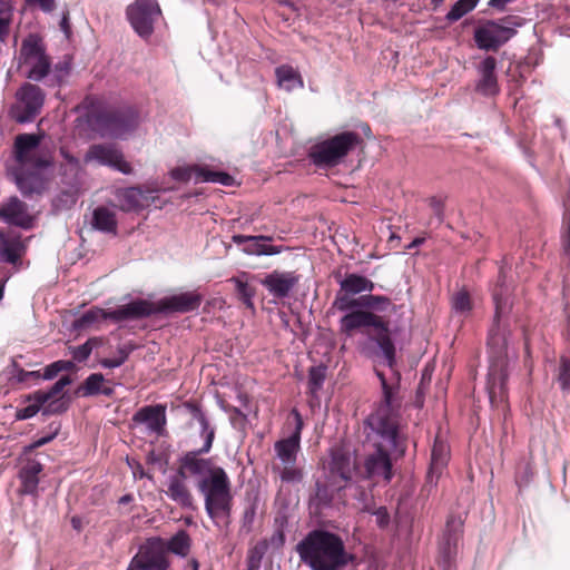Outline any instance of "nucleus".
I'll use <instances>...</instances> for the list:
<instances>
[{
  "mask_svg": "<svg viewBox=\"0 0 570 570\" xmlns=\"http://www.w3.org/2000/svg\"><path fill=\"white\" fill-rule=\"evenodd\" d=\"M132 420L136 423H146L150 431L161 435L167 424L166 405L142 406L134 414Z\"/></svg>",
  "mask_w": 570,
  "mask_h": 570,
  "instance_id": "obj_28",
  "label": "nucleus"
},
{
  "mask_svg": "<svg viewBox=\"0 0 570 570\" xmlns=\"http://www.w3.org/2000/svg\"><path fill=\"white\" fill-rule=\"evenodd\" d=\"M170 175L174 179L179 181H188L195 175V165L186 167H176L171 169Z\"/></svg>",
  "mask_w": 570,
  "mask_h": 570,
  "instance_id": "obj_55",
  "label": "nucleus"
},
{
  "mask_svg": "<svg viewBox=\"0 0 570 570\" xmlns=\"http://www.w3.org/2000/svg\"><path fill=\"white\" fill-rule=\"evenodd\" d=\"M94 122L101 136L121 138L137 128L139 116L132 107L111 108L98 111Z\"/></svg>",
  "mask_w": 570,
  "mask_h": 570,
  "instance_id": "obj_10",
  "label": "nucleus"
},
{
  "mask_svg": "<svg viewBox=\"0 0 570 570\" xmlns=\"http://www.w3.org/2000/svg\"><path fill=\"white\" fill-rule=\"evenodd\" d=\"M203 302V295L198 292H185L164 297L156 303L157 314L160 313H189L198 309Z\"/></svg>",
  "mask_w": 570,
  "mask_h": 570,
  "instance_id": "obj_21",
  "label": "nucleus"
},
{
  "mask_svg": "<svg viewBox=\"0 0 570 570\" xmlns=\"http://www.w3.org/2000/svg\"><path fill=\"white\" fill-rule=\"evenodd\" d=\"M338 284L345 293H348L352 296L362 293L371 294L375 287L374 283L370 278L356 273L346 274Z\"/></svg>",
  "mask_w": 570,
  "mask_h": 570,
  "instance_id": "obj_34",
  "label": "nucleus"
},
{
  "mask_svg": "<svg viewBox=\"0 0 570 570\" xmlns=\"http://www.w3.org/2000/svg\"><path fill=\"white\" fill-rule=\"evenodd\" d=\"M376 524L381 529H385L390 524V513L385 507H380L374 511Z\"/></svg>",
  "mask_w": 570,
  "mask_h": 570,
  "instance_id": "obj_58",
  "label": "nucleus"
},
{
  "mask_svg": "<svg viewBox=\"0 0 570 570\" xmlns=\"http://www.w3.org/2000/svg\"><path fill=\"white\" fill-rule=\"evenodd\" d=\"M26 250L27 245L20 233L0 228V262L19 265Z\"/></svg>",
  "mask_w": 570,
  "mask_h": 570,
  "instance_id": "obj_23",
  "label": "nucleus"
},
{
  "mask_svg": "<svg viewBox=\"0 0 570 570\" xmlns=\"http://www.w3.org/2000/svg\"><path fill=\"white\" fill-rule=\"evenodd\" d=\"M382 389V399L376 409L366 417L376 429L390 422H400L402 399L400 396V373H395V382L390 383L384 373L376 371Z\"/></svg>",
  "mask_w": 570,
  "mask_h": 570,
  "instance_id": "obj_8",
  "label": "nucleus"
},
{
  "mask_svg": "<svg viewBox=\"0 0 570 570\" xmlns=\"http://www.w3.org/2000/svg\"><path fill=\"white\" fill-rule=\"evenodd\" d=\"M301 275L296 272L273 271L267 274L261 284L276 298H285L293 288L299 283Z\"/></svg>",
  "mask_w": 570,
  "mask_h": 570,
  "instance_id": "obj_24",
  "label": "nucleus"
},
{
  "mask_svg": "<svg viewBox=\"0 0 570 570\" xmlns=\"http://www.w3.org/2000/svg\"><path fill=\"white\" fill-rule=\"evenodd\" d=\"M60 28L61 30L67 35V37L70 35V23H69V13H63L61 21H60Z\"/></svg>",
  "mask_w": 570,
  "mask_h": 570,
  "instance_id": "obj_63",
  "label": "nucleus"
},
{
  "mask_svg": "<svg viewBox=\"0 0 570 570\" xmlns=\"http://www.w3.org/2000/svg\"><path fill=\"white\" fill-rule=\"evenodd\" d=\"M110 311H106L100 307H92L85 312L77 321L78 325L81 327L89 326L94 323H97L101 320H110L108 316Z\"/></svg>",
  "mask_w": 570,
  "mask_h": 570,
  "instance_id": "obj_47",
  "label": "nucleus"
},
{
  "mask_svg": "<svg viewBox=\"0 0 570 570\" xmlns=\"http://www.w3.org/2000/svg\"><path fill=\"white\" fill-rule=\"evenodd\" d=\"M233 243L240 245V244H247L243 252L247 255H276L282 253L281 246H272V245H265L261 242H272V236H265V235H257V236H247V235H233L232 237Z\"/></svg>",
  "mask_w": 570,
  "mask_h": 570,
  "instance_id": "obj_31",
  "label": "nucleus"
},
{
  "mask_svg": "<svg viewBox=\"0 0 570 570\" xmlns=\"http://www.w3.org/2000/svg\"><path fill=\"white\" fill-rule=\"evenodd\" d=\"M126 13L134 30L147 39L153 35L154 23L161 11L155 0H136L127 7Z\"/></svg>",
  "mask_w": 570,
  "mask_h": 570,
  "instance_id": "obj_14",
  "label": "nucleus"
},
{
  "mask_svg": "<svg viewBox=\"0 0 570 570\" xmlns=\"http://www.w3.org/2000/svg\"><path fill=\"white\" fill-rule=\"evenodd\" d=\"M96 338H89L86 343L77 346L72 351V357L77 362H85L91 354Z\"/></svg>",
  "mask_w": 570,
  "mask_h": 570,
  "instance_id": "obj_53",
  "label": "nucleus"
},
{
  "mask_svg": "<svg viewBox=\"0 0 570 570\" xmlns=\"http://www.w3.org/2000/svg\"><path fill=\"white\" fill-rule=\"evenodd\" d=\"M185 458L180 456L178 460V468L176 474L171 475L168 480L167 490L165 491L166 495L176 502L179 507L184 509H189L194 507V497L186 483L187 479L194 478L193 474L181 475L183 465L185 464Z\"/></svg>",
  "mask_w": 570,
  "mask_h": 570,
  "instance_id": "obj_22",
  "label": "nucleus"
},
{
  "mask_svg": "<svg viewBox=\"0 0 570 570\" xmlns=\"http://www.w3.org/2000/svg\"><path fill=\"white\" fill-rule=\"evenodd\" d=\"M42 135L19 134L14 138L13 154L16 161L22 167L45 169L52 165V150L41 144Z\"/></svg>",
  "mask_w": 570,
  "mask_h": 570,
  "instance_id": "obj_9",
  "label": "nucleus"
},
{
  "mask_svg": "<svg viewBox=\"0 0 570 570\" xmlns=\"http://www.w3.org/2000/svg\"><path fill=\"white\" fill-rule=\"evenodd\" d=\"M363 144V138L355 131H342L324 139L309 148L308 158L318 168H333Z\"/></svg>",
  "mask_w": 570,
  "mask_h": 570,
  "instance_id": "obj_7",
  "label": "nucleus"
},
{
  "mask_svg": "<svg viewBox=\"0 0 570 570\" xmlns=\"http://www.w3.org/2000/svg\"><path fill=\"white\" fill-rule=\"evenodd\" d=\"M9 27L10 20L6 18H0V41H6L9 36Z\"/></svg>",
  "mask_w": 570,
  "mask_h": 570,
  "instance_id": "obj_61",
  "label": "nucleus"
},
{
  "mask_svg": "<svg viewBox=\"0 0 570 570\" xmlns=\"http://www.w3.org/2000/svg\"><path fill=\"white\" fill-rule=\"evenodd\" d=\"M557 381L562 392H570V357L567 355L560 356Z\"/></svg>",
  "mask_w": 570,
  "mask_h": 570,
  "instance_id": "obj_48",
  "label": "nucleus"
},
{
  "mask_svg": "<svg viewBox=\"0 0 570 570\" xmlns=\"http://www.w3.org/2000/svg\"><path fill=\"white\" fill-rule=\"evenodd\" d=\"M333 306L341 312H352L356 308H367L382 313L385 311L396 312L397 308V306L393 304L387 296L365 294L355 298L348 293H345L341 287L336 293Z\"/></svg>",
  "mask_w": 570,
  "mask_h": 570,
  "instance_id": "obj_15",
  "label": "nucleus"
},
{
  "mask_svg": "<svg viewBox=\"0 0 570 570\" xmlns=\"http://www.w3.org/2000/svg\"><path fill=\"white\" fill-rule=\"evenodd\" d=\"M0 219L11 226L31 229L35 217L29 213L28 205L17 196H11L0 204Z\"/></svg>",
  "mask_w": 570,
  "mask_h": 570,
  "instance_id": "obj_20",
  "label": "nucleus"
},
{
  "mask_svg": "<svg viewBox=\"0 0 570 570\" xmlns=\"http://www.w3.org/2000/svg\"><path fill=\"white\" fill-rule=\"evenodd\" d=\"M195 176L197 181L218 183L224 186H232L234 183V178L229 174L199 165H195Z\"/></svg>",
  "mask_w": 570,
  "mask_h": 570,
  "instance_id": "obj_38",
  "label": "nucleus"
},
{
  "mask_svg": "<svg viewBox=\"0 0 570 570\" xmlns=\"http://www.w3.org/2000/svg\"><path fill=\"white\" fill-rule=\"evenodd\" d=\"M452 308L456 313L465 314L472 309V301L470 294L462 289L455 293L451 298Z\"/></svg>",
  "mask_w": 570,
  "mask_h": 570,
  "instance_id": "obj_49",
  "label": "nucleus"
},
{
  "mask_svg": "<svg viewBox=\"0 0 570 570\" xmlns=\"http://www.w3.org/2000/svg\"><path fill=\"white\" fill-rule=\"evenodd\" d=\"M301 561L311 570H341L351 560L343 539L328 530L309 531L296 546Z\"/></svg>",
  "mask_w": 570,
  "mask_h": 570,
  "instance_id": "obj_4",
  "label": "nucleus"
},
{
  "mask_svg": "<svg viewBox=\"0 0 570 570\" xmlns=\"http://www.w3.org/2000/svg\"><path fill=\"white\" fill-rule=\"evenodd\" d=\"M71 383V379L68 375L60 377L48 391H36L33 394H30L27 400L39 401L40 403H45L43 414H59L63 413L68 409V402L62 400V391L63 389Z\"/></svg>",
  "mask_w": 570,
  "mask_h": 570,
  "instance_id": "obj_19",
  "label": "nucleus"
},
{
  "mask_svg": "<svg viewBox=\"0 0 570 570\" xmlns=\"http://www.w3.org/2000/svg\"><path fill=\"white\" fill-rule=\"evenodd\" d=\"M117 353L118 356L115 358H102L100 365L106 368L119 367L128 360L130 351L122 346L118 348Z\"/></svg>",
  "mask_w": 570,
  "mask_h": 570,
  "instance_id": "obj_52",
  "label": "nucleus"
},
{
  "mask_svg": "<svg viewBox=\"0 0 570 570\" xmlns=\"http://www.w3.org/2000/svg\"><path fill=\"white\" fill-rule=\"evenodd\" d=\"M105 377L101 373L90 374L78 387L77 393L81 396H94L100 394Z\"/></svg>",
  "mask_w": 570,
  "mask_h": 570,
  "instance_id": "obj_42",
  "label": "nucleus"
},
{
  "mask_svg": "<svg viewBox=\"0 0 570 570\" xmlns=\"http://www.w3.org/2000/svg\"><path fill=\"white\" fill-rule=\"evenodd\" d=\"M60 156L62 158L59 166V175L61 185H83L85 169L78 157L73 156L67 147H60Z\"/></svg>",
  "mask_w": 570,
  "mask_h": 570,
  "instance_id": "obj_26",
  "label": "nucleus"
},
{
  "mask_svg": "<svg viewBox=\"0 0 570 570\" xmlns=\"http://www.w3.org/2000/svg\"><path fill=\"white\" fill-rule=\"evenodd\" d=\"M82 186L62 185L60 193L55 199V204L60 209L71 208L78 200Z\"/></svg>",
  "mask_w": 570,
  "mask_h": 570,
  "instance_id": "obj_40",
  "label": "nucleus"
},
{
  "mask_svg": "<svg viewBox=\"0 0 570 570\" xmlns=\"http://www.w3.org/2000/svg\"><path fill=\"white\" fill-rule=\"evenodd\" d=\"M132 473L135 478L142 479L145 476L149 475L145 472L144 466L140 463H137L136 466L132 469Z\"/></svg>",
  "mask_w": 570,
  "mask_h": 570,
  "instance_id": "obj_64",
  "label": "nucleus"
},
{
  "mask_svg": "<svg viewBox=\"0 0 570 570\" xmlns=\"http://www.w3.org/2000/svg\"><path fill=\"white\" fill-rule=\"evenodd\" d=\"M169 566L163 550L145 548L131 559L127 570H166Z\"/></svg>",
  "mask_w": 570,
  "mask_h": 570,
  "instance_id": "obj_27",
  "label": "nucleus"
},
{
  "mask_svg": "<svg viewBox=\"0 0 570 570\" xmlns=\"http://www.w3.org/2000/svg\"><path fill=\"white\" fill-rule=\"evenodd\" d=\"M563 245L570 243V212L564 215V232L562 234Z\"/></svg>",
  "mask_w": 570,
  "mask_h": 570,
  "instance_id": "obj_62",
  "label": "nucleus"
},
{
  "mask_svg": "<svg viewBox=\"0 0 570 570\" xmlns=\"http://www.w3.org/2000/svg\"><path fill=\"white\" fill-rule=\"evenodd\" d=\"M277 83L281 88L286 91H292L295 88H303L304 80L301 73L295 70L292 66L282 65L275 69Z\"/></svg>",
  "mask_w": 570,
  "mask_h": 570,
  "instance_id": "obj_36",
  "label": "nucleus"
},
{
  "mask_svg": "<svg viewBox=\"0 0 570 570\" xmlns=\"http://www.w3.org/2000/svg\"><path fill=\"white\" fill-rule=\"evenodd\" d=\"M32 402L33 403L17 410L16 417L18 420H28L30 417H33L42 406L45 407V403H40L39 401Z\"/></svg>",
  "mask_w": 570,
  "mask_h": 570,
  "instance_id": "obj_54",
  "label": "nucleus"
},
{
  "mask_svg": "<svg viewBox=\"0 0 570 570\" xmlns=\"http://www.w3.org/2000/svg\"><path fill=\"white\" fill-rule=\"evenodd\" d=\"M31 4H37L43 12H51L56 7V0H27Z\"/></svg>",
  "mask_w": 570,
  "mask_h": 570,
  "instance_id": "obj_59",
  "label": "nucleus"
},
{
  "mask_svg": "<svg viewBox=\"0 0 570 570\" xmlns=\"http://www.w3.org/2000/svg\"><path fill=\"white\" fill-rule=\"evenodd\" d=\"M357 470L356 458L348 446L340 444L333 448L331 452L330 476L333 480L340 479L341 482L336 483L337 490L344 489L352 480L353 472Z\"/></svg>",
  "mask_w": 570,
  "mask_h": 570,
  "instance_id": "obj_17",
  "label": "nucleus"
},
{
  "mask_svg": "<svg viewBox=\"0 0 570 570\" xmlns=\"http://www.w3.org/2000/svg\"><path fill=\"white\" fill-rule=\"evenodd\" d=\"M236 286V295L237 298L249 309L254 311V302L253 298L256 294L255 287L249 285L247 282H244L239 277H234L232 279Z\"/></svg>",
  "mask_w": 570,
  "mask_h": 570,
  "instance_id": "obj_44",
  "label": "nucleus"
},
{
  "mask_svg": "<svg viewBox=\"0 0 570 570\" xmlns=\"http://www.w3.org/2000/svg\"><path fill=\"white\" fill-rule=\"evenodd\" d=\"M73 367V363L71 361H57L46 366L45 372L42 374V379L51 380L58 375L61 371H70Z\"/></svg>",
  "mask_w": 570,
  "mask_h": 570,
  "instance_id": "obj_51",
  "label": "nucleus"
},
{
  "mask_svg": "<svg viewBox=\"0 0 570 570\" xmlns=\"http://www.w3.org/2000/svg\"><path fill=\"white\" fill-rule=\"evenodd\" d=\"M17 102L10 109V116L19 124L31 122L41 112L45 102L42 89L26 82L17 91Z\"/></svg>",
  "mask_w": 570,
  "mask_h": 570,
  "instance_id": "obj_11",
  "label": "nucleus"
},
{
  "mask_svg": "<svg viewBox=\"0 0 570 570\" xmlns=\"http://www.w3.org/2000/svg\"><path fill=\"white\" fill-rule=\"evenodd\" d=\"M17 185L24 196L41 194L45 189V181L39 175L21 174L17 176Z\"/></svg>",
  "mask_w": 570,
  "mask_h": 570,
  "instance_id": "obj_39",
  "label": "nucleus"
},
{
  "mask_svg": "<svg viewBox=\"0 0 570 570\" xmlns=\"http://www.w3.org/2000/svg\"><path fill=\"white\" fill-rule=\"evenodd\" d=\"M91 225L95 229L117 236L118 220L116 213L105 206H98L92 212Z\"/></svg>",
  "mask_w": 570,
  "mask_h": 570,
  "instance_id": "obj_33",
  "label": "nucleus"
},
{
  "mask_svg": "<svg viewBox=\"0 0 570 570\" xmlns=\"http://www.w3.org/2000/svg\"><path fill=\"white\" fill-rule=\"evenodd\" d=\"M515 33V29L510 26L488 20L474 30V41L479 49L495 52Z\"/></svg>",
  "mask_w": 570,
  "mask_h": 570,
  "instance_id": "obj_16",
  "label": "nucleus"
},
{
  "mask_svg": "<svg viewBox=\"0 0 570 570\" xmlns=\"http://www.w3.org/2000/svg\"><path fill=\"white\" fill-rule=\"evenodd\" d=\"M268 550L267 540H261L253 546L247 553L245 570H259L263 557Z\"/></svg>",
  "mask_w": 570,
  "mask_h": 570,
  "instance_id": "obj_41",
  "label": "nucleus"
},
{
  "mask_svg": "<svg viewBox=\"0 0 570 570\" xmlns=\"http://www.w3.org/2000/svg\"><path fill=\"white\" fill-rule=\"evenodd\" d=\"M154 314H157L156 303L138 298L110 311L108 316L112 322L119 323L149 317Z\"/></svg>",
  "mask_w": 570,
  "mask_h": 570,
  "instance_id": "obj_25",
  "label": "nucleus"
},
{
  "mask_svg": "<svg viewBox=\"0 0 570 570\" xmlns=\"http://www.w3.org/2000/svg\"><path fill=\"white\" fill-rule=\"evenodd\" d=\"M494 316L488 334L489 371L487 376V392L492 409L499 416L507 420L509 414V391H508V336L510 330L501 324V318L508 313V302L503 298L502 291L494 288Z\"/></svg>",
  "mask_w": 570,
  "mask_h": 570,
  "instance_id": "obj_1",
  "label": "nucleus"
},
{
  "mask_svg": "<svg viewBox=\"0 0 570 570\" xmlns=\"http://www.w3.org/2000/svg\"><path fill=\"white\" fill-rule=\"evenodd\" d=\"M495 68L497 59L492 56L485 57L478 67L480 79L475 86V89L483 96H494L500 91Z\"/></svg>",
  "mask_w": 570,
  "mask_h": 570,
  "instance_id": "obj_29",
  "label": "nucleus"
},
{
  "mask_svg": "<svg viewBox=\"0 0 570 570\" xmlns=\"http://www.w3.org/2000/svg\"><path fill=\"white\" fill-rule=\"evenodd\" d=\"M325 380V367L313 366L308 371V390L311 393H316L323 385Z\"/></svg>",
  "mask_w": 570,
  "mask_h": 570,
  "instance_id": "obj_50",
  "label": "nucleus"
},
{
  "mask_svg": "<svg viewBox=\"0 0 570 570\" xmlns=\"http://www.w3.org/2000/svg\"><path fill=\"white\" fill-rule=\"evenodd\" d=\"M200 425V436L204 439V443L202 448L197 450H191L183 454L181 456L185 458V461L188 462L190 459H193V455L196 459H203V455L208 454L212 451L213 443L216 436V429L213 426L207 417L204 419V421L198 422Z\"/></svg>",
  "mask_w": 570,
  "mask_h": 570,
  "instance_id": "obj_35",
  "label": "nucleus"
},
{
  "mask_svg": "<svg viewBox=\"0 0 570 570\" xmlns=\"http://www.w3.org/2000/svg\"><path fill=\"white\" fill-rule=\"evenodd\" d=\"M183 406L193 415L197 422L204 421L206 414L202 411L200 405L195 401H186L183 403Z\"/></svg>",
  "mask_w": 570,
  "mask_h": 570,
  "instance_id": "obj_57",
  "label": "nucleus"
},
{
  "mask_svg": "<svg viewBox=\"0 0 570 570\" xmlns=\"http://www.w3.org/2000/svg\"><path fill=\"white\" fill-rule=\"evenodd\" d=\"M385 425L376 429L368 420L364 421L370 430L367 441L372 448L360 464L357 473L374 484L390 483L394 476L392 453L403 458L407 450V435L400 422L385 421Z\"/></svg>",
  "mask_w": 570,
  "mask_h": 570,
  "instance_id": "obj_2",
  "label": "nucleus"
},
{
  "mask_svg": "<svg viewBox=\"0 0 570 570\" xmlns=\"http://www.w3.org/2000/svg\"><path fill=\"white\" fill-rule=\"evenodd\" d=\"M43 471V465L37 460H28L19 470L20 481L19 493L22 495H38L39 475Z\"/></svg>",
  "mask_w": 570,
  "mask_h": 570,
  "instance_id": "obj_30",
  "label": "nucleus"
},
{
  "mask_svg": "<svg viewBox=\"0 0 570 570\" xmlns=\"http://www.w3.org/2000/svg\"><path fill=\"white\" fill-rule=\"evenodd\" d=\"M181 475L193 474L196 488L204 498L206 513L217 527L229 524L233 493L230 479L220 465L212 459H196L185 462Z\"/></svg>",
  "mask_w": 570,
  "mask_h": 570,
  "instance_id": "obj_3",
  "label": "nucleus"
},
{
  "mask_svg": "<svg viewBox=\"0 0 570 570\" xmlns=\"http://www.w3.org/2000/svg\"><path fill=\"white\" fill-rule=\"evenodd\" d=\"M115 198L117 204L115 205L118 209L124 213L140 212L146 207H149L157 199L154 195V190L144 189L141 187H126L119 188L115 191Z\"/></svg>",
  "mask_w": 570,
  "mask_h": 570,
  "instance_id": "obj_18",
  "label": "nucleus"
},
{
  "mask_svg": "<svg viewBox=\"0 0 570 570\" xmlns=\"http://www.w3.org/2000/svg\"><path fill=\"white\" fill-rule=\"evenodd\" d=\"M375 312V309L356 308L340 320V328L346 335L361 328H368L367 337L380 348L387 366L393 368L396 364V348L391 337L390 322Z\"/></svg>",
  "mask_w": 570,
  "mask_h": 570,
  "instance_id": "obj_5",
  "label": "nucleus"
},
{
  "mask_svg": "<svg viewBox=\"0 0 570 570\" xmlns=\"http://www.w3.org/2000/svg\"><path fill=\"white\" fill-rule=\"evenodd\" d=\"M450 459V450L445 442L435 439L432 452L431 462L428 471L426 480L429 483H436L442 474V471L448 465Z\"/></svg>",
  "mask_w": 570,
  "mask_h": 570,
  "instance_id": "obj_32",
  "label": "nucleus"
},
{
  "mask_svg": "<svg viewBox=\"0 0 570 570\" xmlns=\"http://www.w3.org/2000/svg\"><path fill=\"white\" fill-rule=\"evenodd\" d=\"M85 164L96 163L99 166L109 167L124 175H131L134 168L129 161L125 159L122 150L111 142L94 144L89 146L85 157Z\"/></svg>",
  "mask_w": 570,
  "mask_h": 570,
  "instance_id": "obj_13",
  "label": "nucleus"
},
{
  "mask_svg": "<svg viewBox=\"0 0 570 570\" xmlns=\"http://www.w3.org/2000/svg\"><path fill=\"white\" fill-rule=\"evenodd\" d=\"M478 1L479 0H458L446 13V20L450 22L460 20L476 7Z\"/></svg>",
  "mask_w": 570,
  "mask_h": 570,
  "instance_id": "obj_46",
  "label": "nucleus"
},
{
  "mask_svg": "<svg viewBox=\"0 0 570 570\" xmlns=\"http://www.w3.org/2000/svg\"><path fill=\"white\" fill-rule=\"evenodd\" d=\"M40 377H42V375L40 374L39 371L27 372V371L21 370L18 375V380L20 382H27L29 379L39 380Z\"/></svg>",
  "mask_w": 570,
  "mask_h": 570,
  "instance_id": "obj_60",
  "label": "nucleus"
},
{
  "mask_svg": "<svg viewBox=\"0 0 570 570\" xmlns=\"http://www.w3.org/2000/svg\"><path fill=\"white\" fill-rule=\"evenodd\" d=\"M43 53H46V49L42 40L38 36L30 35L22 41L20 48V60L22 63L27 65Z\"/></svg>",
  "mask_w": 570,
  "mask_h": 570,
  "instance_id": "obj_37",
  "label": "nucleus"
},
{
  "mask_svg": "<svg viewBox=\"0 0 570 570\" xmlns=\"http://www.w3.org/2000/svg\"><path fill=\"white\" fill-rule=\"evenodd\" d=\"M463 535V521L460 517L449 515L442 539L439 543L438 564L442 570L456 569L458 547Z\"/></svg>",
  "mask_w": 570,
  "mask_h": 570,
  "instance_id": "obj_12",
  "label": "nucleus"
},
{
  "mask_svg": "<svg viewBox=\"0 0 570 570\" xmlns=\"http://www.w3.org/2000/svg\"><path fill=\"white\" fill-rule=\"evenodd\" d=\"M291 416L294 420V430L285 439L274 444L278 462L273 463L272 471L277 473L283 483H299L304 478V471L297 465V454L301 449V434L304 426L303 417L297 409H292Z\"/></svg>",
  "mask_w": 570,
  "mask_h": 570,
  "instance_id": "obj_6",
  "label": "nucleus"
},
{
  "mask_svg": "<svg viewBox=\"0 0 570 570\" xmlns=\"http://www.w3.org/2000/svg\"><path fill=\"white\" fill-rule=\"evenodd\" d=\"M428 202L438 222L441 223L444 217V199L439 196H432Z\"/></svg>",
  "mask_w": 570,
  "mask_h": 570,
  "instance_id": "obj_56",
  "label": "nucleus"
},
{
  "mask_svg": "<svg viewBox=\"0 0 570 570\" xmlns=\"http://www.w3.org/2000/svg\"><path fill=\"white\" fill-rule=\"evenodd\" d=\"M27 65L30 66V69L28 71V78L39 81L49 73L51 63L49 57L46 53H43L42 56L35 60H31Z\"/></svg>",
  "mask_w": 570,
  "mask_h": 570,
  "instance_id": "obj_43",
  "label": "nucleus"
},
{
  "mask_svg": "<svg viewBox=\"0 0 570 570\" xmlns=\"http://www.w3.org/2000/svg\"><path fill=\"white\" fill-rule=\"evenodd\" d=\"M190 549V537L185 530L178 531L168 541V550L175 554L187 556Z\"/></svg>",
  "mask_w": 570,
  "mask_h": 570,
  "instance_id": "obj_45",
  "label": "nucleus"
}]
</instances>
